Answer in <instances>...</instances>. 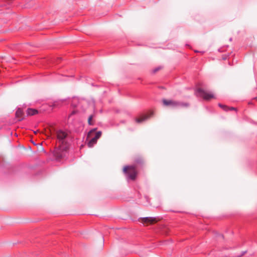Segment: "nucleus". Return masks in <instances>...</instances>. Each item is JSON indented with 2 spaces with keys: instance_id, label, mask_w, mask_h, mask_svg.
<instances>
[{
  "instance_id": "obj_1",
  "label": "nucleus",
  "mask_w": 257,
  "mask_h": 257,
  "mask_svg": "<svg viewBox=\"0 0 257 257\" xmlns=\"http://www.w3.org/2000/svg\"><path fill=\"white\" fill-rule=\"evenodd\" d=\"M123 172L132 180H135L137 176V171L133 166H126L123 167Z\"/></svg>"
},
{
  "instance_id": "obj_2",
  "label": "nucleus",
  "mask_w": 257,
  "mask_h": 257,
  "mask_svg": "<svg viewBox=\"0 0 257 257\" xmlns=\"http://www.w3.org/2000/svg\"><path fill=\"white\" fill-rule=\"evenodd\" d=\"M163 103L165 106H169L173 107H176L178 106L187 107L189 105L187 103L180 102L173 100H167L165 99L163 100Z\"/></svg>"
},
{
  "instance_id": "obj_3",
  "label": "nucleus",
  "mask_w": 257,
  "mask_h": 257,
  "mask_svg": "<svg viewBox=\"0 0 257 257\" xmlns=\"http://www.w3.org/2000/svg\"><path fill=\"white\" fill-rule=\"evenodd\" d=\"M197 92L199 96L202 97L206 100H209L211 99L215 98L214 95L212 93L207 92L202 88H198Z\"/></svg>"
},
{
  "instance_id": "obj_4",
  "label": "nucleus",
  "mask_w": 257,
  "mask_h": 257,
  "mask_svg": "<svg viewBox=\"0 0 257 257\" xmlns=\"http://www.w3.org/2000/svg\"><path fill=\"white\" fill-rule=\"evenodd\" d=\"M139 220L140 222L148 225L157 223L160 219L157 217H147L140 218Z\"/></svg>"
},
{
  "instance_id": "obj_5",
  "label": "nucleus",
  "mask_w": 257,
  "mask_h": 257,
  "mask_svg": "<svg viewBox=\"0 0 257 257\" xmlns=\"http://www.w3.org/2000/svg\"><path fill=\"white\" fill-rule=\"evenodd\" d=\"M101 136V132H97L94 138H92L90 141H89L87 145L89 148H92L93 146L96 144L97 140L100 138Z\"/></svg>"
},
{
  "instance_id": "obj_6",
  "label": "nucleus",
  "mask_w": 257,
  "mask_h": 257,
  "mask_svg": "<svg viewBox=\"0 0 257 257\" xmlns=\"http://www.w3.org/2000/svg\"><path fill=\"white\" fill-rule=\"evenodd\" d=\"M68 134L66 132H63V131L59 130L57 132V139L62 142H63L64 139L66 138Z\"/></svg>"
},
{
  "instance_id": "obj_7",
  "label": "nucleus",
  "mask_w": 257,
  "mask_h": 257,
  "mask_svg": "<svg viewBox=\"0 0 257 257\" xmlns=\"http://www.w3.org/2000/svg\"><path fill=\"white\" fill-rule=\"evenodd\" d=\"M16 117L19 121L23 120L24 118V114L22 109L19 108L16 112Z\"/></svg>"
},
{
  "instance_id": "obj_8",
  "label": "nucleus",
  "mask_w": 257,
  "mask_h": 257,
  "mask_svg": "<svg viewBox=\"0 0 257 257\" xmlns=\"http://www.w3.org/2000/svg\"><path fill=\"white\" fill-rule=\"evenodd\" d=\"M38 113V111L37 109L33 108H28L27 110V114L28 115L32 116L35 115Z\"/></svg>"
},
{
  "instance_id": "obj_9",
  "label": "nucleus",
  "mask_w": 257,
  "mask_h": 257,
  "mask_svg": "<svg viewBox=\"0 0 257 257\" xmlns=\"http://www.w3.org/2000/svg\"><path fill=\"white\" fill-rule=\"evenodd\" d=\"M149 116L148 115L142 116L136 119V121L138 123L142 122L146 120Z\"/></svg>"
},
{
  "instance_id": "obj_10",
  "label": "nucleus",
  "mask_w": 257,
  "mask_h": 257,
  "mask_svg": "<svg viewBox=\"0 0 257 257\" xmlns=\"http://www.w3.org/2000/svg\"><path fill=\"white\" fill-rule=\"evenodd\" d=\"M218 105H219V107L222 108L223 110H224L225 111H227L228 106H227L226 105H225L221 104H219Z\"/></svg>"
},
{
  "instance_id": "obj_11",
  "label": "nucleus",
  "mask_w": 257,
  "mask_h": 257,
  "mask_svg": "<svg viewBox=\"0 0 257 257\" xmlns=\"http://www.w3.org/2000/svg\"><path fill=\"white\" fill-rule=\"evenodd\" d=\"M92 117H93L92 115H90V116H89V117L88 119V123L90 125L92 124V123H91V120H92Z\"/></svg>"
},
{
  "instance_id": "obj_12",
  "label": "nucleus",
  "mask_w": 257,
  "mask_h": 257,
  "mask_svg": "<svg viewBox=\"0 0 257 257\" xmlns=\"http://www.w3.org/2000/svg\"><path fill=\"white\" fill-rule=\"evenodd\" d=\"M94 131H95V129L92 130L90 131L88 133V135H87V139L88 138L90 137V136H91V134H92L94 132Z\"/></svg>"
},
{
  "instance_id": "obj_13",
  "label": "nucleus",
  "mask_w": 257,
  "mask_h": 257,
  "mask_svg": "<svg viewBox=\"0 0 257 257\" xmlns=\"http://www.w3.org/2000/svg\"><path fill=\"white\" fill-rule=\"evenodd\" d=\"M236 110V108H234V107H228V109H227V111L228 110Z\"/></svg>"
},
{
  "instance_id": "obj_14",
  "label": "nucleus",
  "mask_w": 257,
  "mask_h": 257,
  "mask_svg": "<svg viewBox=\"0 0 257 257\" xmlns=\"http://www.w3.org/2000/svg\"><path fill=\"white\" fill-rule=\"evenodd\" d=\"M75 113V111H73L71 112V114L70 115H73V114H74Z\"/></svg>"
},
{
  "instance_id": "obj_15",
  "label": "nucleus",
  "mask_w": 257,
  "mask_h": 257,
  "mask_svg": "<svg viewBox=\"0 0 257 257\" xmlns=\"http://www.w3.org/2000/svg\"><path fill=\"white\" fill-rule=\"evenodd\" d=\"M226 58V57H223V59H225Z\"/></svg>"
},
{
  "instance_id": "obj_16",
  "label": "nucleus",
  "mask_w": 257,
  "mask_h": 257,
  "mask_svg": "<svg viewBox=\"0 0 257 257\" xmlns=\"http://www.w3.org/2000/svg\"><path fill=\"white\" fill-rule=\"evenodd\" d=\"M255 99L257 100V97H255Z\"/></svg>"
}]
</instances>
